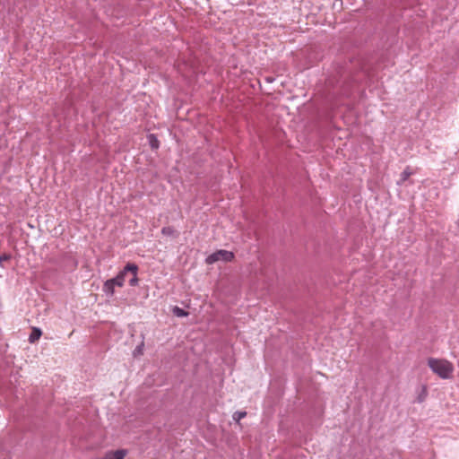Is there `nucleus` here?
<instances>
[{"label": "nucleus", "mask_w": 459, "mask_h": 459, "mask_svg": "<svg viewBox=\"0 0 459 459\" xmlns=\"http://www.w3.org/2000/svg\"><path fill=\"white\" fill-rule=\"evenodd\" d=\"M428 366L442 379H449L452 377L454 366L447 359L429 358Z\"/></svg>", "instance_id": "obj_1"}, {"label": "nucleus", "mask_w": 459, "mask_h": 459, "mask_svg": "<svg viewBox=\"0 0 459 459\" xmlns=\"http://www.w3.org/2000/svg\"><path fill=\"white\" fill-rule=\"evenodd\" d=\"M234 257L235 255L233 252L221 249L209 255L205 258V263L207 264H212L218 261L231 262L234 259Z\"/></svg>", "instance_id": "obj_2"}, {"label": "nucleus", "mask_w": 459, "mask_h": 459, "mask_svg": "<svg viewBox=\"0 0 459 459\" xmlns=\"http://www.w3.org/2000/svg\"><path fill=\"white\" fill-rule=\"evenodd\" d=\"M138 271V266L135 264L128 263L118 274L109 279V281L116 286L122 287L124 285L126 275L127 273H135Z\"/></svg>", "instance_id": "obj_3"}, {"label": "nucleus", "mask_w": 459, "mask_h": 459, "mask_svg": "<svg viewBox=\"0 0 459 459\" xmlns=\"http://www.w3.org/2000/svg\"><path fill=\"white\" fill-rule=\"evenodd\" d=\"M126 449H117L116 451H108L101 459H124L127 455Z\"/></svg>", "instance_id": "obj_4"}, {"label": "nucleus", "mask_w": 459, "mask_h": 459, "mask_svg": "<svg viewBox=\"0 0 459 459\" xmlns=\"http://www.w3.org/2000/svg\"><path fill=\"white\" fill-rule=\"evenodd\" d=\"M41 334H42V332L39 328L32 327L31 333L29 336V342L30 343L36 342L40 338Z\"/></svg>", "instance_id": "obj_5"}, {"label": "nucleus", "mask_w": 459, "mask_h": 459, "mask_svg": "<svg viewBox=\"0 0 459 459\" xmlns=\"http://www.w3.org/2000/svg\"><path fill=\"white\" fill-rule=\"evenodd\" d=\"M115 285L109 281L107 280L103 284V291L109 296H113L115 290H114Z\"/></svg>", "instance_id": "obj_6"}, {"label": "nucleus", "mask_w": 459, "mask_h": 459, "mask_svg": "<svg viewBox=\"0 0 459 459\" xmlns=\"http://www.w3.org/2000/svg\"><path fill=\"white\" fill-rule=\"evenodd\" d=\"M427 396H428V388L425 385H422L416 400L419 403H421L426 400Z\"/></svg>", "instance_id": "obj_7"}, {"label": "nucleus", "mask_w": 459, "mask_h": 459, "mask_svg": "<svg viewBox=\"0 0 459 459\" xmlns=\"http://www.w3.org/2000/svg\"><path fill=\"white\" fill-rule=\"evenodd\" d=\"M412 175V172L411 171L410 168L407 167L401 174L400 181L398 182L399 185L403 184Z\"/></svg>", "instance_id": "obj_8"}, {"label": "nucleus", "mask_w": 459, "mask_h": 459, "mask_svg": "<svg viewBox=\"0 0 459 459\" xmlns=\"http://www.w3.org/2000/svg\"><path fill=\"white\" fill-rule=\"evenodd\" d=\"M148 140H149V143H150V146L152 147V149L159 148L160 142L153 134H151L148 135Z\"/></svg>", "instance_id": "obj_9"}, {"label": "nucleus", "mask_w": 459, "mask_h": 459, "mask_svg": "<svg viewBox=\"0 0 459 459\" xmlns=\"http://www.w3.org/2000/svg\"><path fill=\"white\" fill-rule=\"evenodd\" d=\"M161 233L165 236L174 237L176 236V230L173 227L168 226L161 229Z\"/></svg>", "instance_id": "obj_10"}, {"label": "nucleus", "mask_w": 459, "mask_h": 459, "mask_svg": "<svg viewBox=\"0 0 459 459\" xmlns=\"http://www.w3.org/2000/svg\"><path fill=\"white\" fill-rule=\"evenodd\" d=\"M247 416V411H238L233 413V420L236 422H239L240 420L245 418Z\"/></svg>", "instance_id": "obj_11"}, {"label": "nucleus", "mask_w": 459, "mask_h": 459, "mask_svg": "<svg viewBox=\"0 0 459 459\" xmlns=\"http://www.w3.org/2000/svg\"><path fill=\"white\" fill-rule=\"evenodd\" d=\"M173 313L175 316H177L178 317L186 316L188 315V313L186 311H185L183 308H180L178 307H175L173 308Z\"/></svg>", "instance_id": "obj_12"}, {"label": "nucleus", "mask_w": 459, "mask_h": 459, "mask_svg": "<svg viewBox=\"0 0 459 459\" xmlns=\"http://www.w3.org/2000/svg\"><path fill=\"white\" fill-rule=\"evenodd\" d=\"M137 272L138 271H135V273H131L133 274L132 279H130L129 281V284L131 286H135L138 283Z\"/></svg>", "instance_id": "obj_13"}, {"label": "nucleus", "mask_w": 459, "mask_h": 459, "mask_svg": "<svg viewBox=\"0 0 459 459\" xmlns=\"http://www.w3.org/2000/svg\"><path fill=\"white\" fill-rule=\"evenodd\" d=\"M143 344H141L139 346H137L135 348V350L134 351V355L136 356L137 354H142L143 353Z\"/></svg>", "instance_id": "obj_14"}, {"label": "nucleus", "mask_w": 459, "mask_h": 459, "mask_svg": "<svg viewBox=\"0 0 459 459\" xmlns=\"http://www.w3.org/2000/svg\"><path fill=\"white\" fill-rule=\"evenodd\" d=\"M9 259H10L9 255H0V263H2L3 261H7Z\"/></svg>", "instance_id": "obj_15"}]
</instances>
